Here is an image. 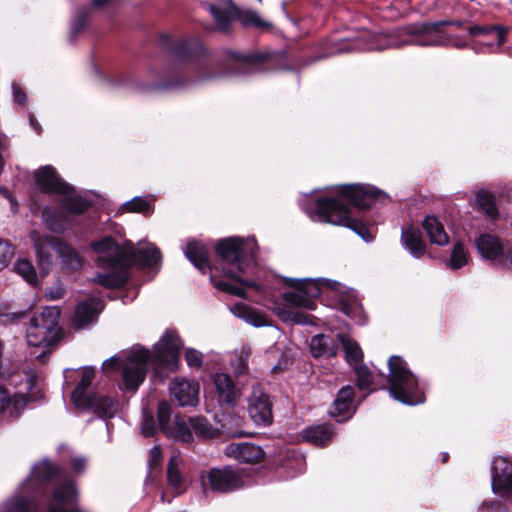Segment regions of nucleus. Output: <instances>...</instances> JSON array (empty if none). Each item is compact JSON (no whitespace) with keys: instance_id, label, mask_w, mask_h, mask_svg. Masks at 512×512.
Here are the masks:
<instances>
[{"instance_id":"nucleus-44","label":"nucleus","mask_w":512,"mask_h":512,"mask_svg":"<svg viewBox=\"0 0 512 512\" xmlns=\"http://www.w3.org/2000/svg\"><path fill=\"white\" fill-rule=\"evenodd\" d=\"M239 21L246 27L264 28L269 24L263 21L260 16L252 10H243L238 14Z\"/></svg>"},{"instance_id":"nucleus-35","label":"nucleus","mask_w":512,"mask_h":512,"mask_svg":"<svg viewBox=\"0 0 512 512\" xmlns=\"http://www.w3.org/2000/svg\"><path fill=\"white\" fill-rule=\"evenodd\" d=\"M476 203L478 207L491 219L498 217V210L495 205V197L486 190H481L476 194Z\"/></svg>"},{"instance_id":"nucleus-6","label":"nucleus","mask_w":512,"mask_h":512,"mask_svg":"<svg viewBox=\"0 0 512 512\" xmlns=\"http://www.w3.org/2000/svg\"><path fill=\"white\" fill-rule=\"evenodd\" d=\"M388 367V390L394 399L406 405H417L425 401L416 376L407 368L406 362L400 356H391ZM381 376L386 378L383 374Z\"/></svg>"},{"instance_id":"nucleus-2","label":"nucleus","mask_w":512,"mask_h":512,"mask_svg":"<svg viewBox=\"0 0 512 512\" xmlns=\"http://www.w3.org/2000/svg\"><path fill=\"white\" fill-rule=\"evenodd\" d=\"M182 342L175 331H166L154 345L153 354L140 346L123 351L103 363L104 370L121 369L125 389L136 391L144 381L148 363L160 371H173L177 368Z\"/></svg>"},{"instance_id":"nucleus-24","label":"nucleus","mask_w":512,"mask_h":512,"mask_svg":"<svg viewBox=\"0 0 512 512\" xmlns=\"http://www.w3.org/2000/svg\"><path fill=\"white\" fill-rule=\"evenodd\" d=\"M310 351L313 357H334L338 351V345L336 341L327 335L318 334L311 338Z\"/></svg>"},{"instance_id":"nucleus-30","label":"nucleus","mask_w":512,"mask_h":512,"mask_svg":"<svg viewBox=\"0 0 512 512\" xmlns=\"http://www.w3.org/2000/svg\"><path fill=\"white\" fill-rule=\"evenodd\" d=\"M182 459L179 455H173L167 466V481L169 486L175 491V495H179L185 491V482L180 471Z\"/></svg>"},{"instance_id":"nucleus-16","label":"nucleus","mask_w":512,"mask_h":512,"mask_svg":"<svg viewBox=\"0 0 512 512\" xmlns=\"http://www.w3.org/2000/svg\"><path fill=\"white\" fill-rule=\"evenodd\" d=\"M103 308L99 299L91 298L80 302L75 309L73 324L77 329H84L96 322Z\"/></svg>"},{"instance_id":"nucleus-49","label":"nucleus","mask_w":512,"mask_h":512,"mask_svg":"<svg viewBox=\"0 0 512 512\" xmlns=\"http://www.w3.org/2000/svg\"><path fill=\"white\" fill-rule=\"evenodd\" d=\"M89 17V10L88 9H80L75 17L72 20L71 24V32L72 35L75 36L79 32H81L84 27L86 26L87 20Z\"/></svg>"},{"instance_id":"nucleus-50","label":"nucleus","mask_w":512,"mask_h":512,"mask_svg":"<svg viewBox=\"0 0 512 512\" xmlns=\"http://www.w3.org/2000/svg\"><path fill=\"white\" fill-rule=\"evenodd\" d=\"M66 289L60 280L55 281L52 285L46 288L45 298L50 301L60 300L64 297Z\"/></svg>"},{"instance_id":"nucleus-27","label":"nucleus","mask_w":512,"mask_h":512,"mask_svg":"<svg viewBox=\"0 0 512 512\" xmlns=\"http://www.w3.org/2000/svg\"><path fill=\"white\" fill-rule=\"evenodd\" d=\"M234 314L255 327L270 326L269 319L260 311L245 303H236L233 307Z\"/></svg>"},{"instance_id":"nucleus-11","label":"nucleus","mask_w":512,"mask_h":512,"mask_svg":"<svg viewBox=\"0 0 512 512\" xmlns=\"http://www.w3.org/2000/svg\"><path fill=\"white\" fill-rule=\"evenodd\" d=\"M201 485L204 492L210 489L218 493H231L244 486V478L240 470L231 466L212 468L202 473Z\"/></svg>"},{"instance_id":"nucleus-31","label":"nucleus","mask_w":512,"mask_h":512,"mask_svg":"<svg viewBox=\"0 0 512 512\" xmlns=\"http://www.w3.org/2000/svg\"><path fill=\"white\" fill-rule=\"evenodd\" d=\"M354 389L347 385L342 387L334 400V409L339 416L349 415L354 409L353 406Z\"/></svg>"},{"instance_id":"nucleus-41","label":"nucleus","mask_w":512,"mask_h":512,"mask_svg":"<svg viewBox=\"0 0 512 512\" xmlns=\"http://www.w3.org/2000/svg\"><path fill=\"white\" fill-rule=\"evenodd\" d=\"M126 212L148 214L152 211V206L148 200L143 197H134L122 206Z\"/></svg>"},{"instance_id":"nucleus-17","label":"nucleus","mask_w":512,"mask_h":512,"mask_svg":"<svg viewBox=\"0 0 512 512\" xmlns=\"http://www.w3.org/2000/svg\"><path fill=\"white\" fill-rule=\"evenodd\" d=\"M219 402L234 405L241 396V389L233 378L223 372L216 373L213 377Z\"/></svg>"},{"instance_id":"nucleus-25","label":"nucleus","mask_w":512,"mask_h":512,"mask_svg":"<svg viewBox=\"0 0 512 512\" xmlns=\"http://www.w3.org/2000/svg\"><path fill=\"white\" fill-rule=\"evenodd\" d=\"M42 218L46 227L53 233H62L72 226L70 216L67 213L55 211L49 207H44Z\"/></svg>"},{"instance_id":"nucleus-4","label":"nucleus","mask_w":512,"mask_h":512,"mask_svg":"<svg viewBox=\"0 0 512 512\" xmlns=\"http://www.w3.org/2000/svg\"><path fill=\"white\" fill-rule=\"evenodd\" d=\"M386 198L388 196L383 191L371 185H342L337 188L336 197L317 201L315 217L323 222L348 227L369 242L374 239L371 227L359 219L352 218L349 207L343 201L346 200L357 208L365 209L375 201Z\"/></svg>"},{"instance_id":"nucleus-14","label":"nucleus","mask_w":512,"mask_h":512,"mask_svg":"<svg viewBox=\"0 0 512 512\" xmlns=\"http://www.w3.org/2000/svg\"><path fill=\"white\" fill-rule=\"evenodd\" d=\"M30 239L33 243L37 263L41 271L46 275L52 268L53 257L50 249L54 250V242L60 241L59 238L42 235L37 230L30 232Z\"/></svg>"},{"instance_id":"nucleus-22","label":"nucleus","mask_w":512,"mask_h":512,"mask_svg":"<svg viewBox=\"0 0 512 512\" xmlns=\"http://www.w3.org/2000/svg\"><path fill=\"white\" fill-rule=\"evenodd\" d=\"M401 242L413 257L421 258L425 254L426 244L418 228L413 226L403 228Z\"/></svg>"},{"instance_id":"nucleus-19","label":"nucleus","mask_w":512,"mask_h":512,"mask_svg":"<svg viewBox=\"0 0 512 512\" xmlns=\"http://www.w3.org/2000/svg\"><path fill=\"white\" fill-rule=\"evenodd\" d=\"M54 251L57 253L60 264L65 271H79L83 266V258L79 252L61 240L54 242Z\"/></svg>"},{"instance_id":"nucleus-33","label":"nucleus","mask_w":512,"mask_h":512,"mask_svg":"<svg viewBox=\"0 0 512 512\" xmlns=\"http://www.w3.org/2000/svg\"><path fill=\"white\" fill-rule=\"evenodd\" d=\"M339 341L342 344L346 359L351 366L360 364L363 359V353L359 344L347 335H339Z\"/></svg>"},{"instance_id":"nucleus-56","label":"nucleus","mask_w":512,"mask_h":512,"mask_svg":"<svg viewBox=\"0 0 512 512\" xmlns=\"http://www.w3.org/2000/svg\"><path fill=\"white\" fill-rule=\"evenodd\" d=\"M487 508V512H504V506L499 501L483 502L480 510Z\"/></svg>"},{"instance_id":"nucleus-39","label":"nucleus","mask_w":512,"mask_h":512,"mask_svg":"<svg viewBox=\"0 0 512 512\" xmlns=\"http://www.w3.org/2000/svg\"><path fill=\"white\" fill-rule=\"evenodd\" d=\"M14 269L16 273L22 276L23 279L29 284L34 285L37 283V274L34 266L30 261L26 259H20L15 263Z\"/></svg>"},{"instance_id":"nucleus-63","label":"nucleus","mask_w":512,"mask_h":512,"mask_svg":"<svg viewBox=\"0 0 512 512\" xmlns=\"http://www.w3.org/2000/svg\"><path fill=\"white\" fill-rule=\"evenodd\" d=\"M112 0H94L93 5L95 7H104L105 5L109 4Z\"/></svg>"},{"instance_id":"nucleus-23","label":"nucleus","mask_w":512,"mask_h":512,"mask_svg":"<svg viewBox=\"0 0 512 512\" xmlns=\"http://www.w3.org/2000/svg\"><path fill=\"white\" fill-rule=\"evenodd\" d=\"M172 52L176 59L186 62L200 57L204 48L198 39H182L173 46Z\"/></svg>"},{"instance_id":"nucleus-8","label":"nucleus","mask_w":512,"mask_h":512,"mask_svg":"<svg viewBox=\"0 0 512 512\" xmlns=\"http://www.w3.org/2000/svg\"><path fill=\"white\" fill-rule=\"evenodd\" d=\"M284 283L293 288V291L282 294L283 301L289 308H305L314 310L316 308L315 299L319 297L324 288L337 289L340 285L337 281L330 279H298L285 277Z\"/></svg>"},{"instance_id":"nucleus-64","label":"nucleus","mask_w":512,"mask_h":512,"mask_svg":"<svg viewBox=\"0 0 512 512\" xmlns=\"http://www.w3.org/2000/svg\"><path fill=\"white\" fill-rule=\"evenodd\" d=\"M229 435L231 437L237 438V437L245 436L246 434L243 431H234V432H229Z\"/></svg>"},{"instance_id":"nucleus-37","label":"nucleus","mask_w":512,"mask_h":512,"mask_svg":"<svg viewBox=\"0 0 512 512\" xmlns=\"http://www.w3.org/2000/svg\"><path fill=\"white\" fill-rule=\"evenodd\" d=\"M189 422L194 432L201 437L213 438L217 434V431L204 417H191Z\"/></svg>"},{"instance_id":"nucleus-47","label":"nucleus","mask_w":512,"mask_h":512,"mask_svg":"<svg viewBox=\"0 0 512 512\" xmlns=\"http://www.w3.org/2000/svg\"><path fill=\"white\" fill-rule=\"evenodd\" d=\"M171 406L166 401L160 402L158 405L157 418L160 429L165 433L172 426L170 422Z\"/></svg>"},{"instance_id":"nucleus-21","label":"nucleus","mask_w":512,"mask_h":512,"mask_svg":"<svg viewBox=\"0 0 512 512\" xmlns=\"http://www.w3.org/2000/svg\"><path fill=\"white\" fill-rule=\"evenodd\" d=\"M476 247L479 253L488 260H495L499 256L505 259L507 254V249H504L500 240L490 234H481L476 240Z\"/></svg>"},{"instance_id":"nucleus-46","label":"nucleus","mask_w":512,"mask_h":512,"mask_svg":"<svg viewBox=\"0 0 512 512\" xmlns=\"http://www.w3.org/2000/svg\"><path fill=\"white\" fill-rule=\"evenodd\" d=\"M235 64L238 66L237 72L244 73L246 70L252 69V67L259 63L262 57L260 55H240L234 54L233 56Z\"/></svg>"},{"instance_id":"nucleus-29","label":"nucleus","mask_w":512,"mask_h":512,"mask_svg":"<svg viewBox=\"0 0 512 512\" xmlns=\"http://www.w3.org/2000/svg\"><path fill=\"white\" fill-rule=\"evenodd\" d=\"M422 225L431 243L439 246H445L448 244L449 236L447 235L443 224L436 217L426 216Z\"/></svg>"},{"instance_id":"nucleus-10","label":"nucleus","mask_w":512,"mask_h":512,"mask_svg":"<svg viewBox=\"0 0 512 512\" xmlns=\"http://www.w3.org/2000/svg\"><path fill=\"white\" fill-rule=\"evenodd\" d=\"M463 21H436V22H423L409 25L399 31L400 35L405 36V39L397 41L391 39L389 45L393 47H401L403 45H417V46H438L444 44L442 36V27L447 25H454L461 27Z\"/></svg>"},{"instance_id":"nucleus-12","label":"nucleus","mask_w":512,"mask_h":512,"mask_svg":"<svg viewBox=\"0 0 512 512\" xmlns=\"http://www.w3.org/2000/svg\"><path fill=\"white\" fill-rule=\"evenodd\" d=\"M491 488L494 494L512 501V463L507 457L498 456L493 459Z\"/></svg>"},{"instance_id":"nucleus-53","label":"nucleus","mask_w":512,"mask_h":512,"mask_svg":"<svg viewBox=\"0 0 512 512\" xmlns=\"http://www.w3.org/2000/svg\"><path fill=\"white\" fill-rule=\"evenodd\" d=\"M163 456L162 451L159 446H153L149 451L148 464L150 468H155L160 466L162 463Z\"/></svg>"},{"instance_id":"nucleus-28","label":"nucleus","mask_w":512,"mask_h":512,"mask_svg":"<svg viewBox=\"0 0 512 512\" xmlns=\"http://www.w3.org/2000/svg\"><path fill=\"white\" fill-rule=\"evenodd\" d=\"M334 434L333 425L321 424L305 429L303 439L314 445L324 446L333 438Z\"/></svg>"},{"instance_id":"nucleus-40","label":"nucleus","mask_w":512,"mask_h":512,"mask_svg":"<svg viewBox=\"0 0 512 512\" xmlns=\"http://www.w3.org/2000/svg\"><path fill=\"white\" fill-rule=\"evenodd\" d=\"M468 263V253L461 242H456L453 246L449 259V267L460 269Z\"/></svg>"},{"instance_id":"nucleus-26","label":"nucleus","mask_w":512,"mask_h":512,"mask_svg":"<svg viewBox=\"0 0 512 512\" xmlns=\"http://www.w3.org/2000/svg\"><path fill=\"white\" fill-rule=\"evenodd\" d=\"M207 9L215 20L216 28L222 32L228 31L233 19V6L216 2L207 4Z\"/></svg>"},{"instance_id":"nucleus-34","label":"nucleus","mask_w":512,"mask_h":512,"mask_svg":"<svg viewBox=\"0 0 512 512\" xmlns=\"http://www.w3.org/2000/svg\"><path fill=\"white\" fill-rule=\"evenodd\" d=\"M168 437L183 443H190L193 440L192 432L190 431L185 420L176 416L172 422L170 429L165 432Z\"/></svg>"},{"instance_id":"nucleus-18","label":"nucleus","mask_w":512,"mask_h":512,"mask_svg":"<svg viewBox=\"0 0 512 512\" xmlns=\"http://www.w3.org/2000/svg\"><path fill=\"white\" fill-rule=\"evenodd\" d=\"M380 39L369 31H362L355 38L343 40L338 44L334 53H343L353 50H382L384 46L380 43Z\"/></svg>"},{"instance_id":"nucleus-52","label":"nucleus","mask_w":512,"mask_h":512,"mask_svg":"<svg viewBox=\"0 0 512 512\" xmlns=\"http://www.w3.org/2000/svg\"><path fill=\"white\" fill-rule=\"evenodd\" d=\"M185 359L189 367L200 368L202 366L203 355L198 350L188 348L185 352Z\"/></svg>"},{"instance_id":"nucleus-59","label":"nucleus","mask_w":512,"mask_h":512,"mask_svg":"<svg viewBox=\"0 0 512 512\" xmlns=\"http://www.w3.org/2000/svg\"><path fill=\"white\" fill-rule=\"evenodd\" d=\"M342 311L349 317L353 318L357 313L361 312V307L359 305H342Z\"/></svg>"},{"instance_id":"nucleus-57","label":"nucleus","mask_w":512,"mask_h":512,"mask_svg":"<svg viewBox=\"0 0 512 512\" xmlns=\"http://www.w3.org/2000/svg\"><path fill=\"white\" fill-rule=\"evenodd\" d=\"M141 431L145 437H149L154 434L155 425H154V421L152 418H147L143 421Z\"/></svg>"},{"instance_id":"nucleus-15","label":"nucleus","mask_w":512,"mask_h":512,"mask_svg":"<svg viewBox=\"0 0 512 512\" xmlns=\"http://www.w3.org/2000/svg\"><path fill=\"white\" fill-rule=\"evenodd\" d=\"M169 390L180 406H195L198 403L199 384L195 381L175 378Z\"/></svg>"},{"instance_id":"nucleus-61","label":"nucleus","mask_w":512,"mask_h":512,"mask_svg":"<svg viewBox=\"0 0 512 512\" xmlns=\"http://www.w3.org/2000/svg\"><path fill=\"white\" fill-rule=\"evenodd\" d=\"M30 125L36 131L37 134L41 133V127L33 116H30Z\"/></svg>"},{"instance_id":"nucleus-36","label":"nucleus","mask_w":512,"mask_h":512,"mask_svg":"<svg viewBox=\"0 0 512 512\" xmlns=\"http://www.w3.org/2000/svg\"><path fill=\"white\" fill-rule=\"evenodd\" d=\"M250 355V347L243 345L241 349L233 354L231 358V367L235 374L242 375L248 370L247 360Z\"/></svg>"},{"instance_id":"nucleus-9","label":"nucleus","mask_w":512,"mask_h":512,"mask_svg":"<svg viewBox=\"0 0 512 512\" xmlns=\"http://www.w3.org/2000/svg\"><path fill=\"white\" fill-rule=\"evenodd\" d=\"M60 309L56 306L46 307L40 314L31 317L26 329V341L29 346L47 348L59 341Z\"/></svg>"},{"instance_id":"nucleus-3","label":"nucleus","mask_w":512,"mask_h":512,"mask_svg":"<svg viewBox=\"0 0 512 512\" xmlns=\"http://www.w3.org/2000/svg\"><path fill=\"white\" fill-rule=\"evenodd\" d=\"M91 248L98 254V265L107 270L97 273L91 281L105 288L123 286L128 279L131 265L153 267L162 260L160 250L152 243L139 242L137 246L129 244L121 248L112 237L107 236L92 242Z\"/></svg>"},{"instance_id":"nucleus-42","label":"nucleus","mask_w":512,"mask_h":512,"mask_svg":"<svg viewBox=\"0 0 512 512\" xmlns=\"http://www.w3.org/2000/svg\"><path fill=\"white\" fill-rule=\"evenodd\" d=\"M468 32L471 36H476L479 34L493 35L497 39L498 46H501L503 44V42L505 41V36H506V29L502 28V27H491L489 29H486L484 27L475 25V26L469 27Z\"/></svg>"},{"instance_id":"nucleus-48","label":"nucleus","mask_w":512,"mask_h":512,"mask_svg":"<svg viewBox=\"0 0 512 512\" xmlns=\"http://www.w3.org/2000/svg\"><path fill=\"white\" fill-rule=\"evenodd\" d=\"M276 314L283 320H289L296 324L309 323V316L302 312L288 311L283 308L276 309Z\"/></svg>"},{"instance_id":"nucleus-62","label":"nucleus","mask_w":512,"mask_h":512,"mask_svg":"<svg viewBox=\"0 0 512 512\" xmlns=\"http://www.w3.org/2000/svg\"><path fill=\"white\" fill-rule=\"evenodd\" d=\"M8 201L10 202V205H11V210L16 213L17 212V207H18V203L17 201L15 200V198L11 195L10 198H7Z\"/></svg>"},{"instance_id":"nucleus-7","label":"nucleus","mask_w":512,"mask_h":512,"mask_svg":"<svg viewBox=\"0 0 512 512\" xmlns=\"http://www.w3.org/2000/svg\"><path fill=\"white\" fill-rule=\"evenodd\" d=\"M34 179L42 192L65 196L62 205L71 214H81L90 206L88 200L73 193V187L65 182L51 165L37 169Z\"/></svg>"},{"instance_id":"nucleus-60","label":"nucleus","mask_w":512,"mask_h":512,"mask_svg":"<svg viewBox=\"0 0 512 512\" xmlns=\"http://www.w3.org/2000/svg\"><path fill=\"white\" fill-rule=\"evenodd\" d=\"M185 86V81H183L180 78H177L174 81L171 82H165L162 84H158L157 88H180Z\"/></svg>"},{"instance_id":"nucleus-5","label":"nucleus","mask_w":512,"mask_h":512,"mask_svg":"<svg viewBox=\"0 0 512 512\" xmlns=\"http://www.w3.org/2000/svg\"><path fill=\"white\" fill-rule=\"evenodd\" d=\"M81 377L72 392L71 400L77 408L92 412L100 418H112L118 408L117 400L92 387L95 378V368L85 367Z\"/></svg>"},{"instance_id":"nucleus-58","label":"nucleus","mask_w":512,"mask_h":512,"mask_svg":"<svg viewBox=\"0 0 512 512\" xmlns=\"http://www.w3.org/2000/svg\"><path fill=\"white\" fill-rule=\"evenodd\" d=\"M71 464L76 472L81 473L85 470L87 461L83 457H75L72 459Z\"/></svg>"},{"instance_id":"nucleus-1","label":"nucleus","mask_w":512,"mask_h":512,"mask_svg":"<svg viewBox=\"0 0 512 512\" xmlns=\"http://www.w3.org/2000/svg\"><path fill=\"white\" fill-rule=\"evenodd\" d=\"M215 250L221 259L219 266L215 268L211 267L208 248L202 242L188 241L184 254L202 273L210 271V280L218 290L246 297V287L259 288L254 281L244 279L256 266L258 246L254 237L225 238L217 243Z\"/></svg>"},{"instance_id":"nucleus-54","label":"nucleus","mask_w":512,"mask_h":512,"mask_svg":"<svg viewBox=\"0 0 512 512\" xmlns=\"http://www.w3.org/2000/svg\"><path fill=\"white\" fill-rule=\"evenodd\" d=\"M9 148V140L8 137L0 132V174L3 172L5 161H4V153Z\"/></svg>"},{"instance_id":"nucleus-32","label":"nucleus","mask_w":512,"mask_h":512,"mask_svg":"<svg viewBox=\"0 0 512 512\" xmlns=\"http://www.w3.org/2000/svg\"><path fill=\"white\" fill-rule=\"evenodd\" d=\"M59 472L60 470L49 461H42L33 467L31 477L27 480V483L34 481L37 485H40L57 477Z\"/></svg>"},{"instance_id":"nucleus-55","label":"nucleus","mask_w":512,"mask_h":512,"mask_svg":"<svg viewBox=\"0 0 512 512\" xmlns=\"http://www.w3.org/2000/svg\"><path fill=\"white\" fill-rule=\"evenodd\" d=\"M12 93L15 103L24 104L26 102V94L17 83L12 84Z\"/></svg>"},{"instance_id":"nucleus-20","label":"nucleus","mask_w":512,"mask_h":512,"mask_svg":"<svg viewBox=\"0 0 512 512\" xmlns=\"http://www.w3.org/2000/svg\"><path fill=\"white\" fill-rule=\"evenodd\" d=\"M225 453L243 463H257L263 458L261 447L251 443H231Z\"/></svg>"},{"instance_id":"nucleus-38","label":"nucleus","mask_w":512,"mask_h":512,"mask_svg":"<svg viewBox=\"0 0 512 512\" xmlns=\"http://www.w3.org/2000/svg\"><path fill=\"white\" fill-rule=\"evenodd\" d=\"M76 495V490L72 481H66L55 488L53 497L60 504L72 502Z\"/></svg>"},{"instance_id":"nucleus-43","label":"nucleus","mask_w":512,"mask_h":512,"mask_svg":"<svg viewBox=\"0 0 512 512\" xmlns=\"http://www.w3.org/2000/svg\"><path fill=\"white\" fill-rule=\"evenodd\" d=\"M27 316L26 311L14 310L10 305L0 306V323L11 324L17 323Z\"/></svg>"},{"instance_id":"nucleus-45","label":"nucleus","mask_w":512,"mask_h":512,"mask_svg":"<svg viewBox=\"0 0 512 512\" xmlns=\"http://www.w3.org/2000/svg\"><path fill=\"white\" fill-rule=\"evenodd\" d=\"M357 376V386L360 390H367L372 384V373L369 368L362 364L352 366Z\"/></svg>"},{"instance_id":"nucleus-51","label":"nucleus","mask_w":512,"mask_h":512,"mask_svg":"<svg viewBox=\"0 0 512 512\" xmlns=\"http://www.w3.org/2000/svg\"><path fill=\"white\" fill-rule=\"evenodd\" d=\"M13 255V246L5 240H0V271L9 264Z\"/></svg>"},{"instance_id":"nucleus-13","label":"nucleus","mask_w":512,"mask_h":512,"mask_svg":"<svg viewBox=\"0 0 512 512\" xmlns=\"http://www.w3.org/2000/svg\"><path fill=\"white\" fill-rule=\"evenodd\" d=\"M248 413L258 426H269L273 422L272 401L259 387H253L248 398Z\"/></svg>"}]
</instances>
